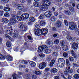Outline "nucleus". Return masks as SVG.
<instances>
[{
  "mask_svg": "<svg viewBox=\"0 0 79 79\" xmlns=\"http://www.w3.org/2000/svg\"><path fill=\"white\" fill-rule=\"evenodd\" d=\"M42 3L44 5H41L39 8V10L40 11H47L48 10V6L51 5V2L48 0H43Z\"/></svg>",
  "mask_w": 79,
  "mask_h": 79,
  "instance_id": "f257e3e1",
  "label": "nucleus"
},
{
  "mask_svg": "<svg viewBox=\"0 0 79 79\" xmlns=\"http://www.w3.org/2000/svg\"><path fill=\"white\" fill-rule=\"evenodd\" d=\"M48 32V29L47 28L40 29L37 28L34 31V33L36 35H45Z\"/></svg>",
  "mask_w": 79,
  "mask_h": 79,
  "instance_id": "f03ea898",
  "label": "nucleus"
},
{
  "mask_svg": "<svg viewBox=\"0 0 79 79\" xmlns=\"http://www.w3.org/2000/svg\"><path fill=\"white\" fill-rule=\"evenodd\" d=\"M69 28L71 30L74 29L76 30L77 29V26L75 23L73 22H70V25L69 26Z\"/></svg>",
  "mask_w": 79,
  "mask_h": 79,
  "instance_id": "7ed1b4c3",
  "label": "nucleus"
},
{
  "mask_svg": "<svg viewBox=\"0 0 79 79\" xmlns=\"http://www.w3.org/2000/svg\"><path fill=\"white\" fill-rule=\"evenodd\" d=\"M48 48L47 46L45 45H43L42 46H40L38 48V52L39 53H41L44 50V49H47Z\"/></svg>",
  "mask_w": 79,
  "mask_h": 79,
  "instance_id": "20e7f679",
  "label": "nucleus"
},
{
  "mask_svg": "<svg viewBox=\"0 0 79 79\" xmlns=\"http://www.w3.org/2000/svg\"><path fill=\"white\" fill-rule=\"evenodd\" d=\"M18 23V21L16 20L15 19H11L10 20V22L8 24L7 26H10L13 24H15V23Z\"/></svg>",
  "mask_w": 79,
  "mask_h": 79,
  "instance_id": "39448f33",
  "label": "nucleus"
},
{
  "mask_svg": "<svg viewBox=\"0 0 79 79\" xmlns=\"http://www.w3.org/2000/svg\"><path fill=\"white\" fill-rule=\"evenodd\" d=\"M46 66H47L46 63L43 62L39 64L38 67L40 69H43L46 67Z\"/></svg>",
  "mask_w": 79,
  "mask_h": 79,
  "instance_id": "423d86ee",
  "label": "nucleus"
},
{
  "mask_svg": "<svg viewBox=\"0 0 79 79\" xmlns=\"http://www.w3.org/2000/svg\"><path fill=\"white\" fill-rule=\"evenodd\" d=\"M14 32L13 33V32L10 31L9 34L10 36L13 37H17L18 35V33H16V31H14Z\"/></svg>",
  "mask_w": 79,
  "mask_h": 79,
  "instance_id": "0eeeda50",
  "label": "nucleus"
},
{
  "mask_svg": "<svg viewBox=\"0 0 79 79\" xmlns=\"http://www.w3.org/2000/svg\"><path fill=\"white\" fill-rule=\"evenodd\" d=\"M52 14H53V12H52V11H48L44 13V15L46 17H48V18H50V17H51V16H52Z\"/></svg>",
  "mask_w": 79,
  "mask_h": 79,
  "instance_id": "6e6552de",
  "label": "nucleus"
},
{
  "mask_svg": "<svg viewBox=\"0 0 79 79\" xmlns=\"http://www.w3.org/2000/svg\"><path fill=\"white\" fill-rule=\"evenodd\" d=\"M21 17L23 18L24 20H26L29 18V15L27 13H24L21 15Z\"/></svg>",
  "mask_w": 79,
  "mask_h": 79,
  "instance_id": "1a4fd4ad",
  "label": "nucleus"
},
{
  "mask_svg": "<svg viewBox=\"0 0 79 79\" xmlns=\"http://www.w3.org/2000/svg\"><path fill=\"white\" fill-rule=\"evenodd\" d=\"M72 48L73 50H77L78 48V44L76 43H73L72 44Z\"/></svg>",
  "mask_w": 79,
  "mask_h": 79,
  "instance_id": "9d476101",
  "label": "nucleus"
},
{
  "mask_svg": "<svg viewBox=\"0 0 79 79\" xmlns=\"http://www.w3.org/2000/svg\"><path fill=\"white\" fill-rule=\"evenodd\" d=\"M66 69L68 71L69 73L72 74L73 73V70L72 69H70V67H66Z\"/></svg>",
  "mask_w": 79,
  "mask_h": 79,
  "instance_id": "9b49d317",
  "label": "nucleus"
},
{
  "mask_svg": "<svg viewBox=\"0 0 79 79\" xmlns=\"http://www.w3.org/2000/svg\"><path fill=\"white\" fill-rule=\"evenodd\" d=\"M62 25V23L60 21H57L56 23V26L58 27H60Z\"/></svg>",
  "mask_w": 79,
  "mask_h": 79,
  "instance_id": "f8f14e48",
  "label": "nucleus"
},
{
  "mask_svg": "<svg viewBox=\"0 0 79 79\" xmlns=\"http://www.w3.org/2000/svg\"><path fill=\"white\" fill-rule=\"evenodd\" d=\"M17 8L19 10H23L24 8V6L22 4H19L17 6Z\"/></svg>",
  "mask_w": 79,
  "mask_h": 79,
  "instance_id": "ddd939ff",
  "label": "nucleus"
},
{
  "mask_svg": "<svg viewBox=\"0 0 79 79\" xmlns=\"http://www.w3.org/2000/svg\"><path fill=\"white\" fill-rule=\"evenodd\" d=\"M46 44L48 45H52L53 44V42L51 40H48L46 41Z\"/></svg>",
  "mask_w": 79,
  "mask_h": 79,
  "instance_id": "4468645a",
  "label": "nucleus"
},
{
  "mask_svg": "<svg viewBox=\"0 0 79 79\" xmlns=\"http://www.w3.org/2000/svg\"><path fill=\"white\" fill-rule=\"evenodd\" d=\"M58 63H64V64L65 60H64V59L63 58H60L58 59Z\"/></svg>",
  "mask_w": 79,
  "mask_h": 79,
  "instance_id": "2eb2a0df",
  "label": "nucleus"
},
{
  "mask_svg": "<svg viewBox=\"0 0 79 79\" xmlns=\"http://www.w3.org/2000/svg\"><path fill=\"white\" fill-rule=\"evenodd\" d=\"M64 65V63H60L59 62H58L57 64V66L60 67L61 68H63Z\"/></svg>",
  "mask_w": 79,
  "mask_h": 79,
  "instance_id": "dca6fc26",
  "label": "nucleus"
},
{
  "mask_svg": "<svg viewBox=\"0 0 79 79\" xmlns=\"http://www.w3.org/2000/svg\"><path fill=\"white\" fill-rule=\"evenodd\" d=\"M50 71L52 73H56L58 72L57 69L55 68L51 69Z\"/></svg>",
  "mask_w": 79,
  "mask_h": 79,
  "instance_id": "f3484780",
  "label": "nucleus"
},
{
  "mask_svg": "<svg viewBox=\"0 0 79 79\" xmlns=\"http://www.w3.org/2000/svg\"><path fill=\"white\" fill-rule=\"evenodd\" d=\"M7 29L6 31V34H9L10 33V30H11V31H13V29H12V27H8L7 28Z\"/></svg>",
  "mask_w": 79,
  "mask_h": 79,
  "instance_id": "a211bd4d",
  "label": "nucleus"
},
{
  "mask_svg": "<svg viewBox=\"0 0 79 79\" xmlns=\"http://www.w3.org/2000/svg\"><path fill=\"white\" fill-rule=\"evenodd\" d=\"M55 62V59H52L50 64V67H52V66H53Z\"/></svg>",
  "mask_w": 79,
  "mask_h": 79,
  "instance_id": "6ab92c4d",
  "label": "nucleus"
},
{
  "mask_svg": "<svg viewBox=\"0 0 79 79\" xmlns=\"http://www.w3.org/2000/svg\"><path fill=\"white\" fill-rule=\"evenodd\" d=\"M2 22L4 23H8L9 20H8L5 18H3L2 19Z\"/></svg>",
  "mask_w": 79,
  "mask_h": 79,
  "instance_id": "aec40b11",
  "label": "nucleus"
},
{
  "mask_svg": "<svg viewBox=\"0 0 79 79\" xmlns=\"http://www.w3.org/2000/svg\"><path fill=\"white\" fill-rule=\"evenodd\" d=\"M71 53L73 58H76L77 57L76 54V53L74 52L73 50L71 51Z\"/></svg>",
  "mask_w": 79,
  "mask_h": 79,
  "instance_id": "412c9836",
  "label": "nucleus"
},
{
  "mask_svg": "<svg viewBox=\"0 0 79 79\" xmlns=\"http://www.w3.org/2000/svg\"><path fill=\"white\" fill-rule=\"evenodd\" d=\"M17 19L18 21H24V19H23V17H21L20 16H18L17 17Z\"/></svg>",
  "mask_w": 79,
  "mask_h": 79,
  "instance_id": "4be33fe9",
  "label": "nucleus"
},
{
  "mask_svg": "<svg viewBox=\"0 0 79 79\" xmlns=\"http://www.w3.org/2000/svg\"><path fill=\"white\" fill-rule=\"evenodd\" d=\"M67 39L68 40H69L70 41H71V42H73V41H74V40L73 39V38L72 37H71L69 35H67Z\"/></svg>",
  "mask_w": 79,
  "mask_h": 79,
  "instance_id": "5701e85b",
  "label": "nucleus"
},
{
  "mask_svg": "<svg viewBox=\"0 0 79 79\" xmlns=\"http://www.w3.org/2000/svg\"><path fill=\"white\" fill-rule=\"evenodd\" d=\"M66 61L67 64L66 67H69V66H71V64L69 63V61L68 60L66 59Z\"/></svg>",
  "mask_w": 79,
  "mask_h": 79,
  "instance_id": "b1692460",
  "label": "nucleus"
},
{
  "mask_svg": "<svg viewBox=\"0 0 79 79\" xmlns=\"http://www.w3.org/2000/svg\"><path fill=\"white\" fill-rule=\"evenodd\" d=\"M6 45L7 47H10L11 46V43L10 41H7Z\"/></svg>",
  "mask_w": 79,
  "mask_h": 79,
  "instance_id": "393cba45",
  "label": "nucleus"
},
{
  "mask_svg": "<svg viewBox=\"0 0 79 79\" xmlns=\"http://www.w3.org/2000/svg\"><path fill=\"white\" fill-rule=\"evenodd\" d=\"M4 37L5 38L7 39L8 38H9V39H10V40H13V38H11V37H10V36L8 35L5 34L4 35Z\"/></svg>",
  "mask_w": 79,
  "mask_h": 79,
  "instance_id": "a878e982",
  "label": "nucleus"
},
{
  "mask_svg": "<svg viewBox=\"0 0 79 79\" xmlns=\"http://www.w3.org/2000/svg\"><path fill=\"white\" fill-rule=\"evenodd\" d=\"M58 53L56 52H53L52 54V55L54 58H55V59H56V57H57V56H58Z\"/></svg>",
  "mask_w": 79,
  "mask_h": 79,
  "instance_id": "bb28decb",
  "label": "nucleus"
},
{
  "mask_svg": "<svg viewBox=\"0 0 79 79\" xmlns=\"http://www.w3.org/2000/svg\"><path fill=\"white\" fill-rule=\"evenodd\" d=\"M29 20L30 22H31V23H33L35 21V19L33 17H31L29 18Z\"/></svg>",
  "mask_w": 79,
  "mask_h": 79,
  "instance_id": "cd10ccee",
  "label": "nucleus"
},
{
  "mask_svg": "<svg viewBox=\"0 0 79 79\" xmlns=\"http://www.w3.org/2000/svg\"><path fill=\"white\" fill-rule=\"evenodd\" d=\"M29 64L32 67H34L35 66V63L33 61H30Z\"/></svg>",
  "mask_w": 79,
  "mask_h": 79,
  "instance_id": "c85d7f7f",
  "label": "nucleus"
},
{
  "mask_svg": "<svg viewBox=\"0 0 79 79\" xmlns=\"http://www.w3.org/2000/svg\"><path fill=\"white\" fill-rule=\"evenodd\" d=\"M12 77L13 79H18L17 78L18 77V76L15 73L13 74Z\"/></svg>",
  "mask_w": 79,
  "mask_h": 79,
  "instance_id": "c756f323",
  "label": "nucleus"
},
{
  "mask_svg": "<svg viewBox=\"0 0 79 79\" xmlns=\"http://www.w3.org/2000/svg\"><path fill=\"white\" fill-rule=\"evenodd\" d=\"M35 74L36 75H40L41 74V71L40 70H36L35 72Z\"/></svg>",
  "mask_w": 79,
  "mask_h": 79,
  "instance_id": "7c9ffc66",
  "label": "nucleus"
},
{
  "mask_svg": "<svg viewBox=\"0 0 79 79\" xmlns=\"http://www.w3.org/2000/svg\"><path fill=\"white\" fill-rule=\"evenodd\" d=\"M51 51H52L50 49H48L46 50H45L44 51V52L45 53H50L51 52Z\"/></svg>",
  "mask_w": 79,
  "mask_h": 79,
  "instance_id": "2f4dec72",
  "label": "nucleus"
},
{
  "mask_svg": "<svg viewBox=\"0 0 79 79\" xmlns=\"http://www.w3.org/2000/svg\"><path fill=\"white\" fill-rule=\"evenodd\" d=\"M40 26H44L45 24V21L43 20L40 22Z\"/></svg>",
  "mask_w": 79,
  "mask_h": 79,
  "instance_id": "473e14b6",
  "label": "nucleus"
},
{
  "mask_svg": "<svg viewBox=\"0 0 79 79\" xmlns=\"http://www.w3.org/2000/svg\"><path fill=\"white\" fill-rule=\"evenodd\" d=\"M10 8L9 7H5L4 8V11L8 12L10 11Z\"/></svg>",
  "mask_w": 79,
  "mask_h": 79,
  "instance_id": "72a5a7b5",
  "label": "nucleus"
},
{
  "mask_svg": "<svg viewBox=\"0 0 79 79\" xmlns=\"http://www.w3.org/2000/svg\"><path fill=\"white\" fill-rule=\"evenodd\" d=\"M5 59V57L3 55L0 54V60H4Z\"/></svg>",
  "mask_w": 79,
  "mask_h": 79,
  "instance_id": "f704fd0d",
  "label": "nucleus"
},
{
  "mask_svg": "<svg viewBox=\"0 0 79 79\" xmlns=\"http://www.w3.org/2000/svg\"><path fill=\"white\" fill-rule=\"evenodd\" d=\"M73 77L75 79H78L79 78V74H75L73 76Z\"/></svg>",
  "mask_w": 79,
  "mask_h": 79,
  "instance_id": "c9c22d12",
  "label": "nucleus"
},
{
  "mask_svg": "<svg viewBox=\"0 0 79 79\" xmlns=\"http://www.w3.org/2000/svg\"><path fill=\"white\" fill-rule=\"evenodd\" d=\"M27 29V26L26 25L24 26L23 28H22V30L23 31H24L25 32V31H26Z\"/></svg>",
  "mask_w": 79,
  "mask_h": 79,
  "instance_id": "e433bc0d",
  "label": "nucleus"
},
{
  "mask_svg": "<svg viewBox=\"0 0 79 79\" xmlns=\"http://www.w3.org/2000/svg\"><path fill=\"white\" fill-rule=\"evenodd\" d=\"M63 49L64 50H68V47L67 45H64L63 47Z\"/></svg>",
  "mask_w": 79,
  "mask_h": 79,
  "instance_id": "4c0bfd02",
  "label": "nucleus"
},
{
  "mask_svg": "<svg viewBox=\"0 0 79 79\" xmlns=\"http://www.w3.org/2000/svg\"><path fill=\"white\" fill-rule=\"evenodd\" d=\"M64 13L65 14L68 15H71V12H70V11L69 10H65L64 11Z\"/></svg>",
  "mask_w": 79,
  "mask_h": 79,
  "instance_id": "58836bf2",
  "label": "nucleus"
},
{
  "mask_svg": "<svg viewBox=\"0 0 79 79\" xmlns=\"http://www.w3.org/2000/svg\"><path fill=\"white\" fill-rule=\"evenodd\" d=\"M64 74L65 76H68L69 74V73L68 72V71L66 69L65 70L64 72Z\"/></svg>",
  "mask_w": 79,
  "mask_h": 79,
  "instance_id": "ea45409f",
  "label": "nucleus"
},
{
  "mask_svg": "<svg viewBox=\"0 0 79 79\" xmlns=\"http://www.w3.org/2000/svg\"><path fill=\"white\" fill-rule=\"evenodd\" d=\"M39 18L40 19H42L45 18V16H44V15L42 14L40 15Z\"/></svg>",
  "mask_w": 79,
  "mask_h": 79,
  "instance_id": "a19ab883",
  "label": "nucleus"
},
{
  "mask_svg": "<svg viewBox=\"0 0 79 79\" xmlns=\"http://www.w3.org/2000/svg\"><path fill=\"white\" fill-rule=\"evenodd\" d=\"M33 11L34 13H39V12H40V10H39V9H35L33 10Z\"/></svg>",
  "mask_w": 79,
  "mask_h": 79,
  "instance_id": "79ce46f5",
  "label": "nucleus"
},
{
  "mask_svg": "<svg viewBox=\"0 0 79 79\" xmlns=\"http://www.w3.org/2000/svg\"><path fill=\"white\" fill-rule=\"evenodd\" d=\"M24 26V25H23V24L22 23H21L19 24V28H20V29H23Z\"/></svg>",
  "mask_w": 79,
  "mask_h": 79,
  "instance_id": "37998d69",
  "label": "nucleus"
},
{
  "mask_svg": "<svg viewBox=\"0 0 79 79\" xmlns=\"http://www.w3.org/2000/svg\"><path fill=\"white\" fill-rule=\"evenodd\" d=\"M55 17L53 16L51 18L50 20L52 22H53V21H55Z\"/></svg>",
  "mask_w": 79,
  "mask_h": 79,
  "instance_id": "c03bdc74",
  "label": "nucleus"
},
{
  "mask_svg": "<svg viewBox=\"0 0 79 79\" xmlns=\"http://www.w3.org/2000/svg\"><path fill=\"white\" fill-rule=\"evenodd\" d=\"M63 55L65 58H67L68 56V54L66 52H64L63 53Z\"/></svg>",
  "mask_w": 79,
  "mask_h": 79,
  "instance_id": "a18cd8bd",
  "label": "nucleus"
},
{
  "mask_svg": "<svg viewBox=\"0 0 79 79\" xmlns=\"http://www.w3.org/2000/svg\"><path fill=\"white\" fill-rule=\"evenodd\" d=\"M5 66V63L2 62L1 63L0 62V67H3V66Z\"/></svg>",
  "mask_w": 79,
  "mask_h": 79,
  "instance_id": "49530a36",
  "label": "nucleus"
},
{
  "mask_svg": "<svg viewBox=\"0 0 79 79\" xmlns=\"http://www.w3.org/2000/svg\"><path fill=\"white\" fill-rule=\"evenodd\" d=\"M35 27L36 28L35 29L34 31H35V29H39L38 28V27H39V24L35 23Z\"/></svg>",
  "mask_w": 79,
  "mask_h": 79,
  "instance_id": "de8ad7c7",
  "label": "nucleus"
},
{
  "mask_svg": "<svg viewBox=\"0 0 79 79\" xmlns=\"http://www.w3.org/2000/svg\"><path fill=\"white\" fill-rule=\"evenodd\" d=\"M4 16L5 17H9L10 16V14L8 13V12H6L4 14Z\"/></svg>",
  "mask_w": 79,
  "mask_h": 79,
  "instance_id": "09e8293b",
  "label": "nucleus"
},
{
  "mask_svg": "<svg viewBox=\"0 0 79 79\" xmlns=\"http://www.w3.org/2000/svg\"><path fill=\"white\" fill-rule=\"evenodd\" d=\"M69 60L71 62L74 61V60L73 57L71 56L69 57Z\"/></svg>",
  "mask_w": 79,
  "mask_h": 79,
  "instance_id": "8fccbe9b",
  "label": "nucleus"
},
{
  "mask_svg": "<svg viewBox=\"0 0 79 79\" xmlns=\"http://www.w3.org/2000/svg\"><path fill=\"white\" fill-rule=\"evenodd\" d=\"M51 57H50V56H47V58H46V60L47 61H50L51 60Z\"/></svg>",
  "mask_w": 79,
  "mask_h": 79,
  "instance_id": "3c124183",
  "label": "nucleus"
},
{
  "mask_svg": "<svg viewBox=\"0 0 79 79\" xmlns=\"http://www.w3.org/2000/svg\"><path fill=\"white\" fill-rule=\"evenodd\" d=\"M69 10L71 11V12H73L74 11V8L73 7H70L69 8Z\"/></svg>",
  "mask_w": 79,
  "mask_h": 79,
  "instance_id": "603ef678",
  "label": "nucleus"
},
{
  "mask_svg": "<svg viewBox=\"0 0 79 79\" xmlns=\"http://www.w3.org/2000/svg\"><path fill=\"white\" fill-rule=\"evenodd\" d=\"M45 56L44 55V54L43 53L40 54H39V56L40 57H41V58H44Z\"/></svg>",
  "mask_w": 79,
  "mask_h": 79,
  "instance_id": "864d4df0",
  "label": "nucleus"
},
{
  "mask_svg": "<svg viewBox=\"0 0 79 79\" xmlns=\"http://www.w3.org/2000/svg\"><path fill=\"white\" fill-rule=\"evenodd\" d=\"M26 79H30V77L31 76L29 74H27L26 76Z\"/></svg>",
  "mask_w": 79,
  "mask_h": 79,
  "instance_id": "5fc2aeb1",
  "label": "nucleus"
},
{
  "mask_svg": "<svg viewBox=\"0 0 79 79\" xmlns=\"http://www.w3.org/2000/svg\"><path fill=\"white\" fill-rule=\"evenodd\" d=\"M60 44L62 46H63L64 45V41H60Z\"/></svg>",
  "mask_w": 79,
  "mask_h": 79,
  "instance_id": "6e6d98bb",
  "label": "nucleus"
},
{
  "mask_svg": "<svg viewBox=\"0 0 79 79\" xmlns=\"http://www.w3.org/2000/svg\"><path fill=\"white\" fill-rule=\"evenodd\" d=\"M64 22L66 26H68V21L66 20H65L64 21Z\"/></svg>",
  "mask_w": 79,
  "mask_h": 79,
  "instance_id": "4d7b16f0",
  "label": "nucleus"
},
{
  "mask_svg": "<svg viewBox=\"0 0 79 79\" xmlns=\"http://www.w3.org/2000/svg\"><path fill=\"white\" fill-rule=\"evenodd\" d=\"M55 44H59V40H56L54 41Z\"/></svg>",
  "mask_w": 79,
  "mask_h": 79,
  "instance_id": "13d9d810",
  "label": "nucleus"
},
{
  "mask_svg": "<svg viewBox=\"0 0 79 79\" xmlns=\"http://www.w3.org/2000/svg\"><path fill=\"white\" fill-rule=\"evenodd\" d=\"M27 37L28 39H29V40H30V42H31V41H32V38H31V37L29 35L28 36H27Z\"/></svg>",
  "mask_w": 79,
  "mask_h": 79,
  "instance_id": "bf43d9fd",
  "label": "nucleus"
},
{
  "mask_svg": "<svg viewBox=\"0 0 79 79\" xmlns=\"http://www.w3.org/2000/svg\"><path fill=\"white\" fill-rule=\"evenodd\" d=\"M32 78L33 79H37V77L35 75H33L32 76Z\"/></svg>",
  "mask_w": 79,
  "mask_h": 79,
  "instance_id": "052dcab7",
  "label": "nucleus"
},
{
  "mask_svg": "<svg viewBox=\"0 0 79 79\" xmlns=\"http://www.w3.org/2000/svg\"><path fill=\"white\" fill-rule=\"evenodd\" d=\"M54 16H57L58 15V13L56 11H55L54 12Z\"/></svg>",
  "mask_w": 79,
  "mask_h": 79,
  "instance_id": "680f3d73",
  "label": "nucleus"
},
{
  "mask_svg": "<svg viewBox=\"0 0 79 79\" xmlns=\"http://www.w3.org/2000/svg\"><path fill=\"white\" fill-rule=\"evenodd\" d=\"M14 50L15 52H18V51L19 50L18 48V47H17V48L15 47L14 48Z\"/></svg>",
  "mask_w": 79,
  "mask_h": 79,
  "instance_id": "e2e57ef3",
  "label": "nucleus"
},
{
  "mask_svg": "<svg viewBox=\"0 0 79 79\" xmlns=\"http://www.w3.org/2000/svg\"><path fill=\"white\" fill-rule=\"evenodd\" d=\"M20 2L21 3H25L26 2V0H19Z\"/></svg>",
  "mask_w": 79,
  "mask_h": 79,
  "instance_id": "0e129e2a",
  "label": "nucleus"
},
{
  "mask_svg": "<svg viewBox=\"0 0 79 79\" xmlns=\"http://www.w3.org/2000/svg\"><path fill=\"white\" fill-rule=\"evenodd\" d=\"M41 5V3L39 2H37V7H39V6H40Z\"/></svg>",
  "mask_w": 79,
  "mask_h": 79,
  "instance_id": "69168bd1",
  "label": "nucleus"
},
{
  "mask_svg": "<svg viewBox=\"0 0 79 79\" xmlns=\"http://www.w3.org/2000/svg\"><path fill=\"white\" fill-rule=\"evenodd\" d=\"M61 76L64 78V79H67L66 78H65L64 76V74L63 73H61Z\"/></svg>",
  "mask_w": 79,
  "mask_h": 79,
  "instance_id": "338daca9",
  "label": "nucleus"
},
{
  "mask_svg": "<svg viewBox=\"0 0 79 79\" xmlns=\"http://www.w3.org/2000/svg\"><path fill=\"white\" fill-rule=\"evenodd\" d=\"M17 15H21V11H17Z\"/></svg>",
  "mask_w": 79,
  "mask_h": 79,
  "instance_id": "774afa93",
  "label": "nucleus"
}]
</instances>
